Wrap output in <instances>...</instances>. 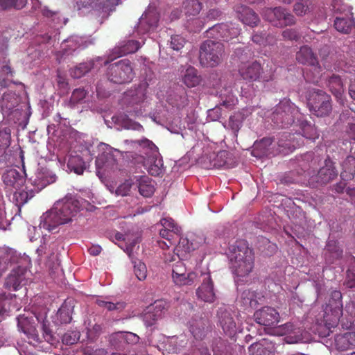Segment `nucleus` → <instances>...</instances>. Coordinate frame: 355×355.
Here are the masks:
<instances>
[{
  "label": "nucleus",
  "instance_id": "f257e3e1",
  "mask_svg": "<svg viewBox=\"0 0 355 355\" xmlns=\"http://www.w3.org/2000/svg\"><path fill=\"white\" fill-rule=\"evenodd\" d=\"M80 209V202L71 194L67 195L42 215L39 226L41 229L52 232L58 226L71 221Z\"/></svg>",
  "mask_w": 355,
  "mask_h": 355
},
{
  "label": "nucleus",
  "instance_id": "f03ea898",
  "mask_svg": "<svg viewBox=\"0 0 355 355\" xmlns=\"http://www.w3.org/2000/svg\"><path fill=\"white\" fill-rule=\"evenodd\" d=\"M230 268L236 282L243 283L252 272L254 255L245 240L236 241L230 247Z\"/></svg>",
  "mask_w": 355,
  "mask_h": 355
},
{
  "label": "nucleus",
  "instance_id": "7ed1b4c3",
  "mask_svg": "<svg viewBox=\"0 0 355 355\" xmlns=\"http://www.w3.org/2000/svg\"><path fill=\"white\" fill-rule=\"evenodd\" d=\"M224 56L225 47L220 42L207 40L200 46L199 60L203 67H216L223 62Z\"/></svg>",
  "mask_w": 355,
  "mask_h": 355
},
{
  "label": "nucleus",
  "instance_id": "20e7f679",
  "mask_svg": "<svg viewBox=\"0 0 355 355\" xmlns=\"http://www.w3.org/2000/svg\"><path fill=\"white\" fill-rule=\"evenodd\" d=\"M307 104L310 112L317 116H327L331 112V97L320 89H313L309 91Z\"/></svg>",
  "mask_w": 355,
  "mask_h": 355
},
{
  "label": "nucleus",
  "instance_id": "39448f33",
  "mask_svg": "<svg viewBox=\"0 0 355 355\" xmlns=\"http://www.w3.org/2000/svg\"><path fill=\"white\" fill-rule=\"evenodd\" d=\"M299 111L290 100L284 99L276 106L271 119L277 126L286 128L293 123Z\"/></svg>",
  "mask_w": 355,
  "mask_h": 355
},
{
  "label": "nucleus",
  "instance_id": "423d86ee",
  "mask_svg": "<svg viewBox=\"0 0 355 355\" xmlns=\"http://www.w3.org/2000/svg\"><path fill=\"white\" fill-rule=\"evenodd\" d=\"M107 76L110 81L116 84H125L131 82L135 76L132 62L128 59H123L109 65Z\"/></svg>",
  "mask_w": 355,
  "mask_h": 355
},
{
  "label": "nucleus",
  "instance_id": "0eeeda50",
  "mask_svg": "<svg viewBox=\"0 0 355 355\" xmlns=\"http://www.w3.org/2000/svg\"><path fill=\"white\" fill-rule=\"evenodd\" d=\"M296 60L302 64L309 65L313 68V72L311 71L304 72L305 80L309 83H318L320 77L321 68L318 58L313 53L312 49L308 46H302L296 53Z\"/></svg>",
  "mask_w": 355,
  "mask_h": 355
},
{
  "label": "nucleus",
  "instance_id": "6e6552de",
  "mask_svg": "<svg viewBox=\"0 0 355 355\" xmlns=\"http://www.w3.org/2000/svg\"><path fill=\"white\" fill-rule=\"evenodd\" d=\"M239 73L244 80L250 83H268L273 80L274 75L270 71H263L261 64L257 61L242 63L239 67Z\"/></svg>",
  "mask_w": 355,
  "mask_h": 355
},
{
  "label": "nucleus",
  "instance_id": "1a4fd4ad",
  "mask_svg": "<svg viewBox=\"0 0 355 355\" xmlns=\"http://www.w3.org/2000/svg\"><path fill=\"white\" fill-rule=\"evenodd\" d=\"M342 293L340 291L335 290L331 293L330 298L328 304H326L324 309L325 315L324 318H327L329 315V311L331 313L332 315V323H327L328 319H326L327 325L330 329L331 327H336L339 322L340 318L343 315V307L342 301Z\"/></svg>",
  "mask_w": 355,
  "mask_h": 355
},
{
  "label": "nucleus",
  "instance_id": "9d476101",
  "mask_svg": "<svg viewBox=\"0 0 355 355\" xmlns=\"http://www.w3.org/2000/svg\"><path fill=\"white\" fill-rule=\"evenodd\" d=\"M266 19L273 26L284 27L295 24V17L282 7H275L266 10Z\"/></svg>",
  "mask_w": 355,
  "mask_h": 355
},
{
  "label": "nucleus",
  "instance_id": "9b49d317",
  "mask_svg": "<svg viewBox=\"0 0 355 355\" xmlns=\"http://www.w3.org/2000/svg\"><path fill=\"white\" fill-rule=\"evenodd\" d=\"M168 304L164 300H157L153 304L148 306L141 314L142 320L146 327L155 325L167 311Z\"/></svg>",
  "mask_w": 355,
  "mask_h": 355
},
{
  "label": "nucleus",
  "instance_id": "f8f14e48",
  "mask_svg": "<svg viewBox=\"0 0 355 355\" xmlns=\"http://www.w3.org/2000/svg\"><path fill=\"white\" fill-rule=\"evenodd\" d=\"M206 33L208 37L229 42L239 35V31L237 28H230L227 24H219L209 28Z\"/></svg>",
  "mask_w": 355,
  "mask_h": 355
},
{
  "label": "nucleus",
  "instance_id": "ddd939ff",
  "mask_svg": "<svg viewBox=\"0 0 355 355\" xmlns=\"http://www.w3.org/2000/svg\"><path fill=\"white\" fill-rule=\"evenodd\" d=\"M254 318L258 324L263 326H275L280 320L278 311L270 306H263L256 311L254 313Z\"/></svg>",
  "mask_w": 355,
  "mask_h": 355
},
{
  "label": "nucleus",
  "instance_id": "4468645a",
  "mask_svg": "<svg viewBox=\"0 0 355 355\" xmlns=\"http://www.w3.org/2000/svg\"><path fill=\"white\" fill-rule=\"evenodd\" d=\"M141 45L137 40H130L128 41H123L116 46L108 55V60L105 63L112 61L116 58H119L127 54L134 53L137 51Z\"/></svg>",
  "mask_w": 355,
  "mask_h": 355
},
{
  "label": "nucleus",
  "instance_id": "2eb2a0df",
  "mask_svg": "<svg viewBox=\"0 0 355 355\" xmlns=\"http://www.w3.org/2000/svg\"><path fill=\"white\" fill-rule=\"evenodd\" d=\"M338 175L335 164L330 159H326L324 165L320 168L313 181L319 185H324L332 181Z\"/></svg>",
  "mask_w": 355,
  "mask_h": 355
},
{
  "label": "nucleus",
  "instance_id": "dca6fc26",
  "mask_svg": "<svg viewBox=\"0 0 355 355\" xmlns=\"http://www.w3.org/2000/svg\"><path fill=\"white\" fill-rule=\"evenodd\" d=\"M189 331L196 340H203L211 331L210 322L205 318H194L189 322Z\"/></svg>",
  "mask_w": 355,
  "mask_h": 355
},
{
  "label": "nucleus",
  "instance_id": "f3484780",
  "mask_svg": "<svg viewBox=\"0 0 355 355\" xmlns=\"http://www.w3.org/2000/svg\"><path fill=\"white\" fill-rule=\"evenodd\" d=\"M2 180L8 188L16 191L19 190L26 182L24 175L14 168L6 171L2 175Z\"/></svg>",
  "mask_w": 355,
  "mask_h": 355
},
{
  "label": "nucleus",
  "instance_id": "a211bd4d",
  "mask_svg": "<svg viewBox=\"0 0 355 355\" xmlns=\"http://www.w3.org/2000/svg\"><path fill=\"white\" fill-rule=\"evenodd\" d=\"M196 295L201 300L212 303L216 299V293L214 288V282L210 276L204 279L202 284L196 290Z\"/></svg>",
  "mask_w": 355,
  "mask_h": 355
},
{
  "label": "nucleus",
  "instance_id": "6ab92c4d",
  "mask_svg": "<svg viewBox=\"0 0 355 355\" xmlns=\"http://www.w3.org/2000/svg\"><path fill=\"white\" fill-rule=\"evenodd\" d=\"M275 350L273 342L266 338L252 344L248 348L250 355H274Z\"/></svg>",
  "mask_w": 355,
  "mask_h": 355
},
{
  "label": "nucleus",
  "instance_id": "aec40b11",
  "mask_svg": "<svg viewBox=\"0 0 355 355\" xmlns=\"http://www.w3.org/2000/svg\"><path fill=\"white\" fill-rule=\"evenodd\" d=\"M285 336L284 340L288 344H295L302 341L303 329L295 326L291 322H287L282 326Z\"/></svg>",
  "mask_w": 355,
  "mask_h": 355
},
{
  "label": "nucleus",
  "instance_id": "412c9836",
  "mask_svg": "<svg viewBox=\"0 0 355 355\" xmlns=\"http://www.w3.org/2000/svg\"><path fill=\"white\" fill-rule=\"evenodd\" d=\"M26 270L22 267H17L11 270L5 281V286L7 288H12L17 291L24 279Z\"/></svg>",
  "mask_w": 355,
  "mask_h": 355
},
{
  "label": "nucleus",
  "instance_id": "4be33fe9",
  "mask_svg": "<svg viewBox=\"0 0 355 355\" xmlns=\"http://www.w3.org/2000/svg\"><path fill=\"white\" fill-rule=\"evenodd\" d=\"M324 251L325 260L329 264L333 263L336 260L340 259L343 257V250L338 243L334 240L327 241Z\"/></svg>",
  "mask_w": 355,
  "mask_h": 355
},
{
  "label": "nucleus",
  "instance_id": "5701e85b",
  "mask_svg": "<svg viewBox=\"0 0 355 355\" xmlns=\"http://www.w3.org/2000/svg\"><path fill=\"white\" fill-rule=\"evenodd\" d=\"M182 80L187 87L191 88L199 85L202 81V78L195 67L189 66L183 72Z\"/></svg>",
  "mask_w": 355,
  "mask_h": 355
},
{
  "label": "nucleus",
  "instance_id": "b1692460",
  "mask_svg": "<svg viewBox=\"0 0 355 355\" xmlns=\"http://www.w3.org/2000/svg\"><path fill=\"white\" fill-rule=\"evenodd\" d=\"M219 323L223 331L229 336H232L235 334L236 322L230 312L227 311L220 312Z\"/></svg>",
  "mask_w": 355,
  "mask_h": 355
},
{
  "label": "nucleus",
  "instance_id": "393cba45",
  "mask_svg": "<svg viewBox=\"0 0 355 355\" xmlns=\"http://www.w3.org/2000/svg\"><path fill=\"white\" fill-rule=\"evenodd\" d=\"M355 176V157L347 156L342 163L340 178L343 181L352 180Z\"/></svg>",
  "mask_w": 355,
  "mask_h": 355
},
{
  "label": "nucleus",
  "instance_id": "a878e982",
  "mask_svg": "<svg viewBox=\"0 0 355 355\" xmlns=\"http://www.w3.org/2000/svg\"><path fill=\"white\" fill-rule=\"evenodd\" d=\"M239 19L243 24L252 27L257 26L259 21L257 14L247 6L241 8V10L239 11Z\"/></svg>",
  "mask_w": 355,
  "mask_h": 355
},
{
  "label": "nucleus",
  "instance_id": "bb28decb",
  "mask_svg": "<svg viewBox=\"0 0 355 355\" xmlns=\"http://www.w3.org/2000/svg\"><path fill=\"white\" fill-rule=\"evenodd\" d=\"M327 86L333 95L337 98H341L344 92V85L339 76H331L327 80Z\"/></svg>",
  "mask_w": 355,
  "mask_h": 355
},
{
  "label": "nucleus",
  "instance_id": "cd10ccee",
  "mask_svg": "<svg viewBox=\"0 0 355 355\" xmlns=\"http://www.w3.org/2000/svg\"><path fill=\"white\" fill-rule=\"evenodd\" d=\"M137 181L138 182L139 191L141 196L148 198L153 194L155 188L152 184V180L150 178L146 175H143L140 176Z\"/></svg>",
  "mask_w": 355,
  "mask_h": 355
},
{
  "label": "nucleus",
  "instance_id": "c85d7f7f",
  "mask_svg": "<svg viewBox=\"0 0 355 355\" xmlns=\"http://www.w3.org/2000/svg\"><path fill=\"white\" fill-rule=\"evenodd\" d=\"M298 119V121L300 122V126L302 130V134L304 137L311 139V140H315V139H318L319 137V133L315 127V125H312L310 122L305 121V120H301Z\"/></svg>",
  "mask_w": 355,
  "mask_h": 355
},
{
  "label": "nucleus",
  "instance_id": "c756f323",
  "mask_svg": "<svg viewBox=\"0 0 355 355\" xmlns=\"http://www.w3.org/2000/svg\"><path fill=\"white\" fill-rule=\"evenodd\" d=\"M94 65L93 60L80 63L70 69V75L73 78H80L89 72L93 69Z\"/></svg>",
  "mask_w": 355,
  "mask_h": 355
},
{
  "label": "nucleus",
  "instance_id": "7c9ffc66",
  "mask_svg": "<svg viewBox=\"0 0 355 355\" xmlns=\"http://www.w3.org/2000/svg\"><path fill=\"white\" fill-rule=\"evenodd\" d=\"M72 311L73 306L71 305V304L64 302L58 311L56 315L57 320L62 324L69 323L72 320Z\"/></svg>",
  "mask_w": 355,
  "mask_h": 355
},
{
  "label": "nucleus",
  "instance_id": "2f4dec72",
  "mask_svg": "<svg viewBox=\"0 0 355 355\" xmlns=\"http://www.w3.org/2000/svg\"><path fill=\"white\" fill-rule=\"evenodd\" d=\"M220 98L221 100L220 106H223L230 110L232 109L238 101L236 97L234 95L232 90L230 88H225L224 93L221 91Z\"/></svg>",
  "mask_w": 355,
  "mask_h": 355
},
{
  "label": "nucleus",
  "instance_id": "473e14b6",
  "mask_svg": "<svg viewBox=\"0 0 355 355\" xmlns=\"http://www.w3.org/2000/svg\"><path fill=\"white\" fill-rule=\"evenodd\" d=\"M88 92L83 87L75 89L71 94L68 105L70 108H74L76 105L83 103Z\"/></svg>",
  "mask_w": 355,
  "mask_h": 355
},
{
  "label": "nucleus",
  "instance_id": "72a5a7b5",
  "mask_svg": "<svg viewBox=\"0 0 355 355\" xmlns=\"http://www.w3.org/2000/svg\"><path fill=\"white\" fill-rule=\"evenodd\" d=\"M273 142L272 138H263L259 143H256L252 150L254 156L268 155L269 154L268 147Z\"/></svg>",
  "mask_w": 355,
  "mask_h": 355
},
{
  "label": "nucleus",
  "instance_id": "f704fd0d",
  "mask_svg": "<svg viewBox=\"0 0 355 355\" xmlns=\"http://www.w3.org/2000/svg\"><path fill=\"white\" fill-rule=\"evenodd\" d=\"M184 5V12L187 17H195L202 10V3L198 0H186Z\"/></svg>",
  "mask_w": 355,
  "mask_h": 355
},
{
  "label": "nucleus",
  "instance_id": "c9c22d12",
  "mask_svg": "<svg viewBox=\"0 0 355 355\" xmlns=\"http://www.w3.org/2000/svg\"><path fill=\"white\" fill-rule=\"evenodd\" d=\"M120 3V0H97L94 7L103 12L110 13L115 10V7Z\"/></svg>",
  "mask_w": 355,
  "mask_h": 355
},
{
  "label": "nucleus",
  "instance_id": "e433bc0d",
  "mask_svg": "<svg viewBox=\"0 0 355 355\" xmlns=\"http://www.w3.org/2000/svg\"><path fill=\"white\" fill-rule=\"evenodd\" d=\"M18 327L26 334L29 342L40 343L41 338L37 334L36 329L32 325H24L21 321H19Z\"/></svg>",
  "mask_w": 355,
  "mask_h": 355
},
{
  "label": "nucleus",
  "instance_id": "4c0bfd02",
  "mask_svg": "<svg viewBox=\"0 0 355 355\" xmlns=\"http://www.w3.org/2000/svg\"><path fill=\"white\" fill-rule=\"evenodd\" d=\"M57 177L55 174L47 171L46 173H40L37 175L35 184L39 189H42L47 185L52 184L56 181Z\"/></svg>",
  "mask_w": 355,
  "mask_h": 355
},
{
  "label": "nucleus",
  "instance_id": "58836bf2",
  "mask_svg": "<svg viewBox=\"0 0 355 355\" xmlns=\"http://www.w3.org/2000/svg\"><path fill=\"white\" fill-rule=\"evenodd\" d=\"M334 25L338 31L347 34L352 31L354 26V21L350 19L337 17L334 21Z\"/></svg>",
  "mask_w": 355,
  "mask_h": 355
},
{
  "label": "nucleus",
  "instance_id": "ea45409f",
  "mask_svg": "<svg viewBox=\"0 0 355 355\" xmlns=\"http://www.w3.org/2000/svg\"><path fill=\"white\" fill-rule=\"evenodd\" d=\"M68 168L78 175H82L85 169V162L80 157H71L67 164Z\"/></svg>",
  "mask_w": 355,
  "mask_h": 355
},
{
  "label": "nucleus",
  "instance_id": "a19ab883",
  "mask_svg": "<svg viewBox=\"0 0 355 355\" xmlns=\"http://www.w3.org/2000/svg\"><path fill=\"white\" fill-rule=\"evenodd\" d=\"M161 224L163 227V229H165L169 232H171L173 234H176V238L178 237L182 234V229L178 224L174 221V220L171 218H164L161 220Z\"/></svg>",
  "mask_w": 355,
  "mask_h": 355
},
{
  "label": "nucleus",
  "instance_id": "79ce46f5",
  "mask_svg": "<svg viewBox=\"0 0 355 355\" xmlns=\"http://www.w3.org/2000/svg\"><path fill=\"white\" fill-rule=\"evenodd\" d=\"M96 304L102 308L106 309L109 311H121L125 307V303L123 302H118L114 303L112 302L105 301L101 299H96Z\"/></svg>",
  "mask_w": 355,
  "mask_h": 355
},
{
  "label": "nucleus",
  "instance_id": "37998d69",
  "mask_svg": "<svg viewBox=\"0 0 355 355\" xmlns=\"http://www.w3.org/2000/svg\"><path fill=\"white\" fill-rule=\"evenodd\" d=\"M348 332L343 334H336L335 336V346L339 351H346L350 349Z\"/></svg>",
  "mask_w": 355,
  "mask_h": 355
},
{
  "label": "nucleus",
  "instance_id": "c03bdc74",
  "mask_svg": "<svg viewBox=\"0 0 355 355\" xmlns=\"http://www.w3.org/2000/svg\"><path fill=\"white\" fill-rule=\"evenodd\" d=\"M125 143H135L137 144L139 146H141L144 149H146L148 150L147 153L154 154L157 152V147L155 144L150 140L144 138L141 140L132 141V140H125Z\"/></svg>",
  "mask_w": 355,
  "mask_h": 355
},
{
  "label": "nucleus",
  "instance_id": "a18cd8bd",
  "mask_svg": "<svg viewBox=\"0 0 355 355\" xmlns=\"http://www.w3.org/2000/svg\"><path fill=\"white\" fill-rule=\"evenodd\" d=\"M214 355H232V348L223 340H218L213 348Z\"/></svg>",
  "mask_w": 355,
  "mask_h": 355
},
{
  "label": "nucleus",
  "instance_id": "49530a36",
  "mask_svg": "<svg viewBox=\"0 0 355 355\" xmlns=\"http://www.w3.org/2000/svg\"><path fill=\"white\" fill-rule=\"evenodd\" d=\"M242 303L245 306L253 307L256 306V293L250 290H245L241 294Z\"/></svg>",
  "mask_w": 355,
  "mask_h": 355
},
{
  "label": "nucleus",
  "instance_id": "de8ad7c7",
  "mask_svg": "<svg viewBox=\"0 0 355 355\" xmlns=\"http://www.w3.org/2000/svg\"><path fill=\"white\" fill-rule=\"evenodd\" d=\"M282 137L286 139L284 140V139H281L280 140H279L278 146L279 148V152H284V150L293 151L296 148L297 146H300V144H295L294 141H291V139H289L288 141H286L288 137H291V134H285Z\"/></svg>",
  "mask_w": 355,
  "mask_h": 355
},
{
  "label": "nucleus",
  "instance_id": "09e8293b",
  "mask_svg": "<svg viewBox=\"0 0 355 355\" xmlns=\"http://www.w3.org/2000/svg\"><path fill=\"white\" fill-rule=\"evenodd\" d=\"M310 5L309 0H301L294 4L293 11L297 15L303 16L309 12Z\"/></svg>",
  "mask_w": 355,
  "mask_h": 355
},
{
  "label": "nucleus",
  "instance_id": "8fccbe9b",
  "mask_svg": "<svg viewBox=\"0 0 355 355\" xmlns=\"http://www.w3.org/2000/svg\"><path fill=\"white\" fill-rule=\"evenodd\" d=\"M178 243L175 247V250L179 252H190L195 250V247L193 245V243H190L189 241L187 238L180 237V236L178 239Z\"/></svg>",
  "mask_w": 355,
  "mask_h": 355
},
{
  "label": "nucleus",
  "instance_id": "3c124183",
  "mask_svg": "<svg viewBox=\"0 0 355 355\" xmlns=\"http://www.w3.org/2000/svg\"><path fill=\"white\" fill-rule=\"evenodd\" d=\"M197 275L195 272L184 273L178 276V279H180V282H177L176 279H173L174 283L178 286L184 285H192L196 280Z\"/></svg>",
  "mask_w": 355,
  "mask_h": 355
},
{
  "label": "nucleus",
  "instance_id": "603ef678",
  "mask_svg": "<svg viewBox=\"0 0 355 355\" xmlns=\"http://www.w3.org/2000/svg\"><path fill=\"white\" fill-rule=\"evenodd\" d=\"M27 0H0V6L3 9L15 8L21 9L25 6Z\"/></svg>",
  "mask_w": 355,
  "mask_h": 355
},
{
  "label": "nucleus",
  "instance_id": "864d4df0",
  "mask_svg": "<svg viewBox=\"0 0 355 355\" xmlns=\"http://www.w3.org/2000/svg\"><path fill=\"white\" fill-rule=\"evenodd\" d=\"M134 272L139 281L146 279L147 277V268L144 263L135 261L134 263Z\"/></svg>",
  "mask_w": 355,
  "mask_h": 355
},
{
  "label": "nucleus",
  "instance_id": "5fc2aeb1",
  "mask_svg": "<svg viewBox=\"0 0 355 355\" xmlns=\"http://www.w3.org/2000/svg\"><path fill=\"white\" fill-rule=\"evenodd\" d=\"M80 338V334L76 331H67L62 337V341L64 345H71L77 343Z\"/></svg>",
  "mask_w": 355,
  "mask_h": 355
},
{
  "label": "nucleus",
  "instance_id": "6e6d98bb",
  "mask_svg": "<svg viewBox=\"0 0 355 355\" xmlns=\"http://www.w3.org/2000/svg\"><path fill=\"white\" fill-rule=\"evenodd\" d=\"M187 272V268L185 267L184 263L179 260L173 266L172 268V277L173 279H176L177 282H180L178 276H181V275H184Z\"/></svg>",
  "mask_w": 355,
  "mask_h": 355
},
{
  "label": "nucleus",
  "instance_id": "4d7b16f0",
  "mask_svg": "<svg viewBox=\"0 0 355 355\" xmlns=\"http://www.w3.org/2000/svg\"><path fill=\"white\" fill-rule=\"evenodd\" d=\"M10 135L6 131H0V157L5 154L10 146Z\"/></svg>",
  "mask_w": 355,
  "mask_h": 355
},
{
  "label": "nucleus",
  "instance_id": "13d9d810",
  "mask_svg": "<svg viewBox=\"0 0 355 355\" xmlns=\"http://www.w3.org/2000/svg\"><path fill=\"white\" fill-rule=\"evenodd\" d=\"M185 44V40L183 37L175 35L171 37L170 45L171 49L175 51H179L181 50Z\"/></svg>",
  "mask_w": 355,
  "mask_h": 355
},
{
  "label": "nucleus",
  "instance_id": "bf43d9fd",
  "mask_svg": "<svg viewBox=\"0 0 355 355\" xmlns=\"http://www.w3.org/2000/svg\"><path fill=\"white\" fill-rule=\"evenodd\" d=\"M148 17V15H145V17H141V18L140 19V21H139V28H141V27L145 24H148V27L146 28H145V31H148L149 29H150L151 28L156 27L157 25V22H158V19L156 16H153V17L152 19H150L149 21L147 20Z\"/></svg>",
  "mask_w": 355,
  "mask_h": 355
},
{
  "label": "nucleus",
  "instance_id": "052dcab7",
  "mask_svg": "<svg viewBox=\"0 0 355 355\" xmlns=\"http://www.w3.org/2000/svg\"><path fill=\"white\" fill-rule=\"evenodd\" d=\"M131 187L132 182L130 180H126L117 187L116 194L121 196H128L130 191Z\"/></svg>",
  "mask_w": 355,
  "mask_h": 355
},
{
  "label": "nucleus",
  "instance_id": "680f3d73",
  "mask_svg": "<svg viewBox=\"0 0 355 355\" xmlns=\"http://www.w3.org/2000/svg\"><path fill=\"white\" fill-rule=\"evenodd\" d=\"M159 235L162 238L165 239L171 245H175L178 241L176 238V234H173L165 229H162L159 231Z\"/></svg>",
  "mask_w": 355,
  "mask_h": 355
},
{
  "label": "nucleus",
  "instance_id": "e2e57ef3",
  "mask_svg": "<svg viewBox=\"0 0 355 355\" xmlns=\"http://www.w3.org/2000/svg\"><path fill=\"white\" fill-rule=\"evenodd\" d=\"M124 127L126 129L133 130L138 132H143L144 130L143 126L140 123L132 120H128L125 122Z\"/></svg>",
  "mask_w": 355,
  "mask_h": 355
},
{
  "label": "nucleus",
  "instance_id": "0e129e2a",
  "mask_svg": "<svg viewBox=\"0 0 355 355\" xmlns=\"http://www.w3.org/2000/svg\"><path fill=\"white\" fill-rule=\"evenodd\" d=\"M282 36L284 39L289 40H297L299 37L298 33L295 29H286L282 32Z\"/></svg>",
  "mask_w": 355,
  "mask_h": 355
},
{
  "label": "nucleus",
  "instance_id": "69168bd1",
  "mask_svg": "<svg viewBox=\"0 0 355 355\" xmlns=\"http://www.w3.org/2000/svg\"><path fill=\"white\" fill-rule=\"evenodd\" d=\"M222 116V111L220 106H216L208 111V116L212 121L218 120Z\"/></svg>",
  "mask_w": 355,
  "mask_h": 355
},
{
  "label": "nucleus",
  "instance_id": "338daca9",
  "mask_svg": "<svg viewBox=\"0 0 355 355\" xmlns=\"http://www.w3.org/2000/svg\"><path fill=\"white\" fill-rule=\"evenodd\" d=\"M102 332V327L101 324H95L92 328L88 329L89 336L92 338L98 337Z\"/></svg>",
  "mask_w": 355,
  "mask_h": 355
},
{
  "label": "nucleus",
  "instance_id": "774afa93",
  "mask_svg": "<svg viewBox=\"0 0 355 355\" xmlns=\"http://www.w3.org/2000/svg\"><path fill=\"white\" fill-rule=\"evenodd\" d=\"M148 173L153 176H157L161 173L162 169L159 166V164H154L146 166Z\"/></svg>",
  "mask_w": 355,
  "mask_h": 355
}]
</instances>
